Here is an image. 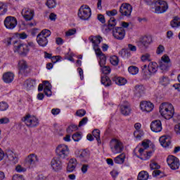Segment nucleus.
<instances>
[{
  "label": "nucleus",
  "mask_w": 180,
  "mask_h": 180,
  "mask_svg": "<svg viewBox=\"0 0 180 180\" xmlns=\"http://www.w3.org/2000/svg\"><path fill=\"white\" fill-rule=\"evenodd\" d=\"M160 113L161 116L167 120L172 119V117H174V114L175 113L174 105L169 103H162L160 105Z\"/></svg>",
  "instance_id": "nucleus-1"
},
{
  "label": "nucleus",
  "mask_w": 180,
  "mask_h": 180,
  "mask_svg": "<svg viewBox=\"0 0 180 180\" xmlns=\"http://www.w3.org/2000/svg\"><path fill=\"white\" fill-rule=\"evenodd\" d=\"M56 154L58 158H60V160L68 158V155H70V148L68 146L65 144L58 146L56 148Z\"/></svg>",
  "instance_id": "nucleus-2"
},
{
  "label": "nucleus",
  "mask_w": 180,
  "mask_h": 180,
  "mask_svg": "<svg viewBox=\"0 0 180 180\" xmlns=\"http://www.w3.org/2000/svg\"><path fill=\"white\" fill-rule=\"evenodd\" d=\"M110 148L113 154H120L124 147L123 146V143L119 139H112L110 142Z\"/></svg>",
  "instance_id": "nucleus-3"
},
{
  "label": "nucleus",
  "mask_w": 180,
  "mask_h": 180,
  "mask_svg": "<svg viewBox=\"0 0 180 180\" xmlns=\"http://www.w3.org/2000/svg\"><path fill=\"white\" fill-rule=\"evenodd\" d=\"M91 8L86 5H83L80 7L78 11V16L82 20H88L91 18Z\"/></svg>",
  "instance_id": "nucleus-4"
},
{
  "label": "nucleus",
  "mask_w": 180,
  "mask_h": 180,
  "mask_svg": "<svg viewBox=\"0 0 180 180\" xmlns=\"http://www.w3.org/2000/svg\"><path fill=\"white\" fill-rule=\"evenodd\" d=\"M22 122H24L27 127H36L39 124V120L30 114L24 116L22 118Z\"/></svg>",
  "instance_id": "nucleus-5"
},
{
  "label": "nucleus",
  "mask_w": 180,
  "mask_h": 180,
  "mask_svg": "<svg viewBox=\"0 0 180 180\" xmlns=\"http://www.w3.org/2000/svg\"><path fill=\"white\" fill-rule=\"evenodd\" d=\"M169 67H171V59H169V56L167 55H164L161 58V60L159 63V68L162 71V72H167L168 70H169Z\"/></svg>",
  "instance_id": "nucleus-6"
},
{
  "label": "nucleus",
  "mask_w": 180,
  "mask_h": 180,
  "mask_svg": "<svg viewBox=\"0 0 180 180\" xmlns=\"http://www.w3.org/2000/svg\"><path fill=\"white\" fill-rule=\"evenodd\" d=\"M112 36L116 40H123L126 36V30L122 27H115L112 30Z\"/></svg>",
  "instance_id": "nucleus-7"
},
{
  "label": "nucleus",
  "mask_w": 180,
  "mask_h": 180,
  "mask_svg": "<svg viewBox=\"0 0 180 180\" xmlns=\"http://www.w3.org/2000/svg\"><path fill=\"white\" fill-rule=\"evenodd\" d=\"M132 11L133 7L127 3H123L120 7V13L122 16H127V18H130Z\"/></svg>",
  "instance_id": "nucleus-8"
},
{
  "label": "nucleus",
  "mask_w": 180,
  "mask_h": 180,
  "mask_svg": "<svg viewBox=\"0 0 180 180\" xmlns=\"http://www.w3.org/2000/svg\"><path fill=\"white\" fill-rule=\"evenodd\" d=\"M167 162L171 169L175 170L179 168V159L174 155H169L167 159Z\"/></svg>",
  "instance_id": "nucleus-9"
},
{
  "label": "nucleus",
  "mask_w": 180,
  "mask_h": 180,
  "mask_svg": "<svg viewBox=\"0 0 180 180\" xmlns=\"http://www.w3.org/2000/svg\"><path fill=\"white\" fill-rule=\"evenodd\" d=\"M18 25V20L16 18L13 16H7L4 20V26L6 29H9L12 30V29H15Z\"/></svg>",
  "instance_id": "nucleus-10"
},
{
  "label": "nucleus",
  "mask_w": 180,
  "mask_h": 180,
  "mask_svg": "<svg viewBox=\"0 0 180 180\" xmlns=\"http://www.w3.org/2000/svg\"><path fill=\"white\" fill-rule=\"evenodd\" d=\"M46 96H51V84L49 81H44L43 84H39L38 86L39 92L43 91Z\"/></svg>",
  "instance_id": "nucleus-11"
},
{
  "label": "nucleus",
  "mask_w": 180,
  "mask_h": 180,
  "mask_svg": "<svg viewBox=\"0 0 180 180\" xmlns=\"http://www.w3.org/2000/svg\"><path fill=\"white\" fill-rule=\"evenodd\" d=\"M25 162L27 167H34L39 162V158L36 154L32 153L25 158Z\"/></svg>",
  "instance_id": "nucleus-12"
},
{
  "label": "nucleus",
  "mask_w": 180,
  "mask_h": 180,
  "mask_svg": "<svg viewBox=\"0 0 180 180\" xmlns=\"http://www.w3.org/2000/svg\"><path fill=\"white\" fill-rule=\"evenodd\" d=\"M157 3L158 6L155 8V13H164L165 12H167L168 10V4L162 0H159Z\"/></svg>",
  "instance_id": "nucleus-13"
},
{
  "label": "nucleus",
  "mask_w": 180,
  "mask_h": 180,
  "mask_svg": "<svg viewBox=\"0 0 180 180\" xmlns=\"http://www.w3.org/2000/svg\"><path fill=\"white\" fill-rule=\"evenodd\" d=\"M51 167L53 171H60L63 169V162L60 158H53L51 161Z\"/></svg>",
  "instance_id": "nucleus-14"
},
{
  "label": "nucleus",
  "mask_w": 180,
  "mask_h": 180,
  "mask_svg": "<svg viewBox=\"0 0 180 180\" xmlns=\"http://www.w3.org/2000/svg\"><path fill=\"white\" fill-rule=\"evenodd\" d=\"M22 18L27 21L32 20L34 17V11L30 8H25L21 12Z\"/></svg>",
  "instance_id": "nucleus-15"
},
{
  "label": "nucleus",
  "mask_w": 180,
  "mask_h": 180,
  "mask_svg": "<svg viewBox=\"0 0 180 180\" xmlns=\"http://www.w3.org/2000/svg\"><path fill=\"white\" fill-rule=\"evenodd\" d=\"M30 50V49H29V46H27V44H21L17 46H15V51H18L20 56H26V54L29 53Z\"/></svg>",
  "instance_id": "nucleus-16"
},
{
  "label": "nucleus",
  "mask_w": 180,
  "mask_h": 180,
  "mask_svg": "<svg viewBox=\"0 0 180 180\" xmlns=\"http://www.w3.org/2000/svg\"><path fill=\"white\" fill-rule=\"evenodd\" d=\"M140 108L143 112H153L154 104L150 101H143L140 104Z\"/></svg>",
  "instance_id": "nucleus-17"
},
{
  "label": "nucleus",
  "mask_w": 180,
  "mask_h": 180,
  "mask_svg": "<svg viewBox=\"0 0 180 180\" xmlns=\"http://www.w3.org/2000/svg\"><path fill=\"white\" fill-rule=\"evenodd\" d=\"M150 129L155 133H160L162 130V124L160 120H154L150 124Z\"/></svg>",
  "instance_id": "nucleus-18"
},
{
  "label": "nucleus",
  "mask_w": 180,
  "mask_h": 180,
  "mask_svg": "<svg viewBox=\"0 0 180 180\" xmlns=\"http://www.w3.org/2000/svg\"><path fill=\"white\" fill-rule=\"evenodd\" d=\"M153 41V38L151 36H144L141 38H140L139 41V46H144V47H147L151 44V42Z\"/></svg>",
  "instance_id": "nucleus-19"
},
{
  "label": "nucleus",
  "mask_w": 180,
  "mask_h": 180,
  "mask_svg": "<svg viewBox=\"0 0 180 180\" xmlns=\"http://www.w3.org/2000/svg\"><path fill=\"white\" fill-rule=\"evenodd\" d=\"M146 91V89L143 85H136L134 86V92L135 96L137 98H141L143 95H144V91Z\"/></svg>",
  "instance_id": "nucleus-20"
},
{
  "label": "nucleus",
  "mask_w": 180,
  "mask_h": 180,
  "mask_svg": "<svg viewBox=\"0 0 180 180\" xmlns=\"http://www.w3.org/2000/svg\"><path fill=\"white\" fill-rule=\"evenodd\" d=\"M24 88H25L27 91H30V89H33L34 86H36V79H28L24 82Z\"/></svg>",
  "instance_id": "nucleus-21"
},
{
  "label": "nucleus",
  "mask_w": 180,
  "mask_h": 180,
  "mask_svg": "<svg viewBox=\"0 0 180 180\" xmlns=\"http://www.w3.org/2000/svg\"><path fill=\"white\" fill-rule=\"evenodd\" d=\"M160 143L162 147H169L171 145V137L169 136H162L159 139Z\"/></svg>",
  "instance_id": "nucleus-22"
},
{
  "label": "nucleus",
  "mask_w": 180,
  "mask_h": 180,
  "mask_svg": "<svg viewBox=\"0 0 180 180\" xmlns=\"http://www.w3.org/2000/svg\"><path fill=\"white\" fill-rule=\"evenodd\" d=\"M89 41L92 42L93 47H95L99 46V44H101V42L102 41V40H103V39L100 35H97L90 36L89 37Z\"/></svg>",
  "instance_id": "nucleus-23"
},
{
  "label": "nucleus",
  "mask_w": 180,
  "mask_h": 180,
  "mask_svg": "<svg viewBox=\"0 0 180 180\" xmlns=\"http://www.w3.org/2000/svg\"><path fill=\"white\" fill-rule=\"evenodd\" d=\"M15 78V75L11 72H6L3 75V80L6 84H11L13 79Z\"/></svg>",
  "instance_id": "nucleus-24"
},
{
  "label": "nucleus",
  "mask_w": 180,
  "mask_h": 180,
  "mask_svg": "<svg viewBox=\"0 0 180 180\" xmlns=\"http://www.w3.org/2000/svg\"><path fill=\"white\" fill-rule=\"evenodd\" d=\"M77 159H70L68 164L67 171L68 172H72L77 168Z\"/></svg>",
  "instance_id": "nucleus-25"
},
{
  "label": "nucleus",
  "mask_w": 180,
  "mask_h": 180,
  "mask_svg": "<svg viewBox=\"0 0 180 180\" xmlns=\"http://www.w3.org/2000/svg\"><path fill=\"white\" fill-rule=\"evenodd\" d=\"M37 41L39 44V46H41V47H46L49 43V40L46 37L37 35Z\"/></svg>",
  "instance_id": "nucleus-26"
},
{
  "label": "nucleus",
  "mask_w": 180,
  "mask_h": 180,
  "mask_svg": "<svg viewBox=\"0 0 180 180\" xmlns=\"http://www.w3.org/2000/svg\"><path fill=\"white\" fill-rule=\"evenodd\" d=\"M82 161L84 162H88L89 157H91V153L86 150H84L81 152L80 155L78 156Z\"/></svg>",
  "instance_id": "nucleus-27"
},
{
  "label": "nucleus",
  "mask_w": 180,
  "mask_h": 180,
  "mask_svg": "<svg viewBox=\"0 0 180 180\" xmlns=\"http://www.w3.org/2000/svg\"><path fill=\"white\" fill-rule=\"evenodd\" d=\"M150 74H155L158 71V64L156 62H150L148 65Z\"/></svg>",
  "instance_id": "nucleus-28"
},
{
  "label": "nucleus",
  "mask_w": 180,
  "mask_h": 180,
  "mask_svg": "<svg viewBox=\"0 0 180 180\" xmlns=\"http://www.w3.org/2000/svg\"><path fill=\"white\" fill-rule=\"evenodd\" d=\"M131 112V109L130 108L129 104L121 105V113L124 116H128V115H130Z\"/></svg>",
  "instance_id": "nucleus-29"
},
{
  "label": "nucleus",
  "mask_w": 180,
  "mask_h": 180,
  "mask_svg": "<svg viewBox=\"0 0 180 180\" xmlns=\"http://www.w3.org/2000/svg\"><path fill=\"white\" fill-rule=\"evenodd\" d=\"M6 155L10 161H13V162H18V158L16 157V155L13 153V151L12 150H7L6 153Z\"/></svg>",
  "instance_id": "nucleus-30"
},
{
  "label": "nucleus",
  "mask_w": 180,
  "mask_h": 180,
  "mask_svg": "<svg viewBox=\"0 0 180 180\" xmlns=\"http://www.w3.org/2000/svg\"><path fill=\"white\" fill-rule=\"evenodd\" d=\"M20 72H25L27 70V63L26 60H20L18 63Z\"/></svg>",
  "instance_id": "nucleus-31"
},
{
  "label": "nucleus",
  "mask_w": 180,
  "mask_h": 180,
  "mask_svg": "<svg viewBox=\"0 0 180 180\" xmlns=\"http://www.w3.org/2000/svg\"><path fill=\"white\" fill-rule=\"evenodd\" d=\"M101 84L105 86H110V85H112V81H110L109 77L103 75L101 77Z\"/></svg>",
  "instance_id": "nucleus-32"
},
{
  "label": "nucleus",
  "mask_w": 180,
  "mask_h": 180,
  "mask_svg": "<svg viewBox=\"0 0 180 180\" xmlns=\"http://www.w3.org/2000/svg\"><path fill=\"white\" fill-rule=\"evenodd\" d=\"M113 81H115L117 85H126L127 84V80L123 77H114Z\"/></svg>",
  "instance_id": "nucleus-33"
},
{
  "label": "nucleus",
  "mask_w": 180,
  "mask_h": 180,
  "mask_svg": "<svg viewBox=\"0 0 180 180\" xmlns=\"http://www.w3.org/2000/svg\"><path fill=\"white\" fill-rule=\"evenodd\" d=\"M172 27H179L180 26V18L178 16L174 17L173 20L170 22Z\"/></svg>",
  "instance_id": "nucleus-34"
},
{
  "label": "nucleus",
  "mask_w": 180,
  "mask_h": 180,
  "mask_svg": "<svg viewBox=\"0 0 180 180\" xmlns=\"http://www.w3.org/2000/svg\"><path fill=\"white\" fill-rule=\"evenodd\" d=\"M125 158L126 156L124 155V154H120V155L115 158L114 162L115 164H123L124 162Z\"/></svg>",
  "instance_id": "nucleus-35"
},
{
  "label": "nucleus",
  "mask_w": 180,
  "mask_h": 180,
  "mask_svg": "<svg viewBox=\"0 0 180 180\" xmlns=\"http://www.w3.org/2000/svg\"><path fill=\"white\" fill-rule=\"evenodd\" d=\"M115 26H116V19H115V18L112 17L108 20V27L109 30H113V29H115V27H116Z\"/></svg>",
  "instance_id": "nucleus-36"
},
{
  "label": "nucleus",
  "mask_w": 180,
  "mask_h": 180,
  "mask_svg": "<svg viewBox=\"0 0 180 180\" xmlns=\"http://www.w3.org/2000/svg\"><path fill=\"white\" fill-rule=\"evenodd\" d=\"M159 83L163 86H167L169 84V78L167 76H162L159 79Z\"/></svg>",
  "instance_id": "nucleus-37"
},
{
  "label": "nucleus",
  "mask_w": 180,
  "mask_h": 180,
  "mask_svg": "<svg viewBox=\"0 0 180 180\" xmlns=\"http://www.w3.org/2000/svg\"><path fill=\"white\" fill-rule=\"evenodd\" d=\"M8 12V6L5 3L0 1V16L5 15Z\"/></svg>",
  "instance_id": "nucleus-38"
},
{
  "label": "nucleus",
  "mask_w": 180,
  "mask_h": 180,
  "mask_svg": "<svg viewBox=\"0 0 180 180\" xmlns=\"http://www.w3.org/2000/svg\"><path fill=\"white\" fill-rule=\"evenodd\" d=\"M94 137L97 140L98 143L101 144V131L99 129H94L92 131Z\"/></svg>",
  "instance_id": "nucleus-39"
},
{
  "label": "nucleus",
  "mask_w": 180,
  "mask_h": 180,
  "mask_svg": "<svg viewBox=\"0 0 180 180\" xmlns=\"http://www.w3.org/2000/svg\"><path fill=\"white\" fill-rule=\"evenodd\" d=\"M148 173L147 172H141L138 175V180H148Z\"/></svg>",
  "instance_id": "nucleus-40"
},
{
  "label": "nucleus",
  "mask_w": 180,
  "mask_h": 180,
  "mask_svg": "<svg viewBox=\"0 0 180 180\" xmlns=\"http://www.w3.org/2000/svg\"><path fill=\"white\" fill-rule=\"evenodd\" d=\"M46 5L49 9H53V8H56V6H57V2L56 1V0H47V1L46 2Z\"/></svg>",
  "instance_id": "nucleus-41"
},
{
  "label": "nucleus",
  "mask_w": 180,
  "mask_h": 180,
  "mask_svg": "<svg viewBox=\"0 0 180 180\" xmlns=\"http://www.w3.org/2000/svg\"><path fill=\"white\" fill-rule=\"evenodd\" d=\"M38 36H42V37H45L47 39V37H50L51 36V32L49 30H43Z\"/></svg>",
  "instance_id": "nucleus-42"
},
{
  "label": "nucleus",
  "mask_w": 180,
  "mask_h": 180,
  "mask_svg": "<svg viewBox=\"0 0 180 180\" xmlns=\"http://www.w3.org/2000/svg\"><path fill=\"white\" fill-rule=\"evenodd\" d=\"M152 154H153V152H151V151L146 152L145 153L141 154L140 158H141V160H143V161H146V160H150Z\"/></svg>",
  "instance_id": "nucleus-43"
},
{
  "label": "nucleus",
  "mask_w": 180,
  "mask_h": 180,
  "mask_svg": "<svg viewBox=\"0 0 180 180\" xmlns=\"http://www.w3.org/2000/svg\"><path fill=\"white\" fill-rule=\"evenodd\" d=\"M128 71L132 75H136V74H139V68L136 66H130L128 68Z\"/></svg>",
  "instance_id": "nucleus-44"
},
{
  "label": "nucleus",
  "mask_w": 180,
  "mask_h": 180,
  "mask_svg": "<svg viewBox=\"0 0 180 180\" xmlns=\"http://www.w3.org/2000/svg\"><path fill=\"white\" fill-rule=\"evenodd\" d=\"M110 62L112 65H117L119 64V58L116 56H113L110 58Z\"/></svg>",
  "instance_id": "nucleus-45"
},
{
  "label": "nucleus",
  "mask_w": 180,
  "mask_h": 180,
  "mask_svg": "<svg viewBox=\"0 0 180 180\" xmlns=\"http://www.w3.org/2000/svg\"><path fill=\"white\" fill-rule=\"evenodd\" d=\"M119 55L121 57H130V52L127 49H122L119 52Z\"/></svg>",
  "instance_id": "nucleus-46"
},
{
  "label": "nucleus",
  "mask_w": 180,
  "mask_h": 180,
  "mask_svg": "<svg viewBox=\"0 0 180 180\" xmlns=\"http://www.w3.org/2000/svg\"><path fill=\"white\" fill-rule=\"evenodd\" d=\"M77 130H78V127H77V125H70L67 129V133L68 134H71L72 131H75Z\"/></svg>",
  "instance_id": "nucleus-47"
},
{
  "label": "nucleus",
  "mask_w": 180,
  "mask_h": 180,
  "mask_svg": "<svg viewBox=\"0 0 180 180\" xmlns=\"http://www.w3.org/2000/svg\"><path fill=\"white\" fill-rule=\"evenodd\" d=\"M141 61L146 62V61H151V55L149 53H145L141 56Z\"/></svg>",
  "instance_id": "nucleus-48"
},
{
  "label": "nucleus",
  "mask_w": 180,
  "mask_h": 180,
  "mask_svg": "<svg viewBox=\"0 0 180 180\" xmlns=\"http://www.w3.org/2000/svg\"><path fill=\"white\" fill-rule=\"evenodd\" d=\"M102 69H101V71L103 72V74H104L105 75H108V74H110V67L109 66H102Z\"/></svg>",
  "instance_id": "nucleus-49"
},
{
  "label": "nucleus",
  "mask_w": 180,
  "mask_h": 180,
  "mask_svg": "<svg viewBox=\"0 0 180 180\" xmlns=\"http://www.w3.org/2000/svg\"><path fill=\"white\" fill-rule=\"evenodd\" d=\"M98 57H100L99 65L101 67H103V65L106 64V56H105V54H103Z\"/></svg>",
  "instance_id": "nucleus-50"
},
{
  "label": "nucleus",
  "mask_w": 180,
  "mask_h": 180,
  "mask_svg": "<svg viewBox=\"0 0 180 180\" xmlns=\"http://www.w3.org/2000/svg\"><path fill=\"white\" fill-rule=\"evenodd\" d=\"M93 49L95 51L97 57H101V56L103 55V53H102V51L101 50V48H99V46H93Z\"/></svg>",
  "instance_id": "nucleus-51"
},
{
  "label": "nucleus",
  "mask_w": 180,
  "mask_h": 180,
  "mask_svg": "<svg viewBox=\"0 0 180 180\" xmlns=\"http://www.w3.org/2000/svg\"><path fill=\"white\" fill-rule=\"evenodd\" d=\"M86 115V111L84 109H80L76 112V116H79V117H83Z\"/></svg>",
  "instance_id": "nucleus-52"
},
{
  "label": "nucleus",
  "mask_w": 180,
  "mask_h": 180,
  "mask_svg": "<svg viewBox=\"0 0 180 180\" xmlns=\"http://www.w3.org/2000/svg\"><path fill=\"white\" fill-rule=\"evenodd\" d=\"M8 108H9V105L6 102H0V110H6Z\"/></svg>",
  "instance_id": "nucleus-53"
},
{
  "label": "nucleus",
  "mask_w": 180,
  "mask_h": 180,
  "mask_svg": "<svg viewBox=\"0 0 180 180\" xmlns=\"http://www.w3.org/2000/svg\"><path fill=\"white\" fill-rule=\"evenodd\" d=\"M75 33H77V30L75 28H72L65 32V36L67 37L74 36Z\"/></svg>",
  "instance_id": "nucleus-54"
},
{
  "label": "nucleus",
  "mask_w": 180,
  "mask_h": 180,
  "mask_svg": "<svg viewBox=\"0 0 180 180\" xmlns=\"http://www.w3.org/2000/svg\"><path fill=\"white\" fill-rule=\"evenodd\" d=\"M150 169H160V167L158 163L153 162L150 164Z\"/></svg>",
  "instance_id": "nucleus-55"
},
{
  "label": "nucleus",
  "mask_w": 180,
  "mask_h": 180,
  "mask_svg": "<svg viewBox=\"0 0 180 180\" xmlns=\"http://www.w3.org/2000/svg\"><path fill=\"white\" fill-rule=\"evenodd\" d=\"M72 138L74 141H79L80 139H82L81 134L76 133L72 136Z\"/></svg>",
  "instance_id": "nucleus-56"
},
{
  "label": "nucleus",
  "mask_w": 180,
  "mask_h": 180,
  "mask_svg": "<svg viewBox=\"0 0 180 180\" xmlns=\"http://www.w3.org/2000/svg\"><path fill=\"white\" fill-rule=\"evenodd\" d=\"M117 13V10L116 9L106 11V15H108V16H115Z\"/></svg>",
  "instance_id": "nucleus-57"
},
{
  "label": "nucleus",
  "mask_w": 180,
  "mask_h": 180,
  "mask_svg": "<svg viewBox=\"0 0 180 180\" xmlns=\"http://www.w3.org/2000/svg\"><path fill=\"white\" fill-rule=\"evenodd\" d=\"M164 50H165V48H164V46L159 45V46L157 49L156 53L157 54H162V53H164Z\"/></svg>",
  "instance_id": "nucleus-58"
},
{
  "label": "nucleus",
  "mask_w": 180,
  "mask_h": 180,
  "mask_svg": "<svg viewBox=\"0 0 180 180\" xmlns=\"http://www.w3.org/2000/svg\"><path fill=\"white\" fill-rule=\"evenodd\" d=\"M86 123H88V117H85L79 122V127H81L82 126L86 124Z\"/></svg>",
  "instance_id": "nucleus-59"
},
{
  "label": "nucleus",
  "mask_w": 180,
  "mask_h": 180,
  "mask_svg": "<svg viewBox=\"0 0 180 180\" xmlns=\"http://www.w3.org/2000/svg\"><path fill=\"white\" fill-rule=\"evenodd\" d=\"M12 180H25V178L22 175L20 174H15L13 176Z\"/></svg>",
  "instance_id": "nucleus-60"
},
{
  "label": "nucleus",
  "mask_w": 180,
  "mask_h": 180,
  "mask_svg": "<svg viewBox=\"0 0 180 180\" xmlns=\"http://www.w3.org/2000/svg\"><path fill=\"white\" fill-rule=\"evenodd\" d=\"M88 168H89V165H82L81 171L83 174H86L88 172Z\"/></svg>",
  "instance_id": "nucleus-61"
},
{
  "label": "nucleus",
  "mask_w": 180,
  "mask_h": 180,
  "mask_svg": "<svg viewBox=\"0 0 180 180\" xmlns=\"http://www.w3.org/2000/svg\"><path fill=\"white\" fill-rule=\"evenodd\" d=\"M15 171L17 172H25V171H26V169L21 167L20 165H18L15 167Z\"/></svg>",
  "instance_id": "nucleus-62"
},
{
  "label": "nucleus",
  "mask_w": 180,
  "mask_h": 180,
  "mask_svg": "<svg viewBox=\"0 0 180 180\" xmlns=\"http://www.w3.org/2000/svg\"><path fill=\"white\" fill-rule=\"evenodd\" d=\"M97 19L101 23H105V22H106V20H105V16H103V15H101V14L98 15Z\"/></svg>",
  "instance_id": "nucleus-63"
},
{
  "label": "nucleus",
  "mask_w": 180,
  "mask_h": 180,
  "mask_svg": "<svg viewBox=\"0 0 180 180\" xmlns=\"http://www.w3.org/2000/svg\"><path fill=\"white\" fill-rule=\"evenodd\" d=\"M174 130L176 134H180V124L175 125Z\"/></svg>",
  "instance_id": "nucleus-64"
}]
</instances>
